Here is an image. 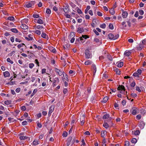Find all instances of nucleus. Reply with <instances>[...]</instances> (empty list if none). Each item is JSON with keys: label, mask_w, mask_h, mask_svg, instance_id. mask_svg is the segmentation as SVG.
Here are the masks:
<instances>
[{"label": "nucleus", "mask_w": 146, "mask_h": 146, "mask_svg": "<svg viewBox=\"0 0 146 146\" xmlns=\"http://www.w3.org/2000/svg\"><path fill=\"white\" fill-rule=\"evenodd\" d=\"M35 33L38 35H40L41 34L40 31L37 30H36V31H35Z\"/></svg>", "instance_id": "nucleus-46"}, {"label": "nucleus", "mask_w": 146, "mask_h": 146, "mask_svg": "<svg viewBox=\"0 0 146 146\" xmlns=\"http://www.w3.org/2000/svg\"><path fill=\"white\" fill-rule=\"evenodd\" d=\"M135 82L134 81H133L130 84V86L131 87H133L135 86Z\"/></svg>", "instance_id": "nucleus-47"}, {"label": "nucleus", "mask_w": 146, "mask_h": 146, "mask_svg": "<svg viewBox=\"0 0 146 146\" xmlns=\"http://www.w3.org/2000/svg\"><path fill=\"white\" fill-rule=\"evenodd\" d=\"M103 126L106 128H108L109 127V126L108 124V123L106 122H105V121H104L103 124Z\"/></svg>", "instance_id": "nucleus-18"}, {"label": "nucleus", "mask_w": 146, "mask_h": 146, "mask_svg": "<svg viewBox=\"0 0 146 146\" xmlns=\"http://www.w3.org/2000/svg\"><path fill=\"white\" fill-rule=\"evenodd\" d=\"M69 6L67 4L66 6L65 7H64V9L62 8L65 13H67L68 12V11H69Z\"/></svg>", "instance_id": "nucleus-4"}, {"label": "nucleus", "mask_w": 146, "mask_h": 146, "mask_svg": "<svg viewBox=\"0 0 146 146\" xmlns=\"http://www.w3.org/2000/svg\"><path fill=\"white\" fill-rule=\"evenodd\" d=\"M21 89L20 88H17L15 90L16 92L17 93H19Z\"/></svg>", "instance_id": "nucleus-64"}, {"label": "nucleus", "mask_w": 146, "mask_h": 146, "mask_svg": "<svg viewBox=\"0 0 146 146\" xmlns=\"http://www.w3.org/2000/svg\"><path fill=\"white\" fill-rule=\"evenodd\" d=\"M109 12L111 15H113L115 13L114 9L112 8H111Z\"/></svg>", "instance_id": "nucleus-25"}, {"label": "nucleus", "mask_w": 146, "mask_h": 146, "mask_svg": "<svg viewBox=\"0 0 146 146\" xmlns=\"http://www.w3.org/2000/svg\"><path fill=\"white\" fill-rule=\"evenodd\" d=\"M33 143L35 145H36L39 144L38 141L37 140H35L33 142Z\"/></svg>", "instance_id": "nucleus-28"}, {"label": "nucleus", "mask_w": 146, "mask_h": 146, "mask_svg": "<svg viewBox=\"0 0 146 146\" xmlns=\"http://www.w3.org/2000/svg\"><path fill=\"white\" fill-rule=\"evenodd\" d=\"M91 63L92 62L89 60L85 62V64L86 65L91 64Z\"/></svg>", "instance_id": "nucleus-30"}, {"label": "nucleus", "mask_w": 146, "mask_h": 146, "mask_svg": "<svg viewBox=\"0 0 146 146\" xmlns=\"http://www.w3.org/2000/svg\"><path fill=\"white\" fill-rule=\"evenodd\" d=\"M23 45H25V44L24 43H22L18 45L17 47L19 48H20L21 47L23 46Z\"/></svg>", "instance_id": "nucleus-52"}, {"label": "nucleus", "mask_w": 146, "mask_h": 146, "mask_svg": "<svg viewBox=\"0 0 146 146\" xmlns=\"http://www.w3.org/2000/svg\"><path fill=\"white\" fill-rule=\"evenodd\" d=\"M131 54V52L130 51H128L124 53V54L126 56H129Z\"/></svg>", "instance_id": "nucleus-29"}, {"label": "nucleus", "mask_w": 146, "mask_h": 146, "mask_svg": "<svg viewBox=\"0 0 146 146\" xmlns=\"http://www.w3.org/2000/svg\"><path fill=\"white\" fill-rule=\"evenodd\" d=\"M127 14L128 13L126 11H124L122 14V17L124 18H126L127 16Z\"/></svg>", "instance_id": "nucleus-14"}, {"label": "nucleus", "mask_w": 146, "mask_h": 146, "mask_svg": "<svg viewBox=\"0 0 146 146\" xmlns=\"http://www.w3.org/2000/svg\"><path fill=\"white\" fill-rule=\"evenodd\" d=\"M108 99V97L107 96H105L103 98V102L104 103H106L107 102Z\"/></svg>", "instance_id": "nucleus-26"}, {"label": "nucleus", "mask_w": 146, "mask_h": 146, "mask_svg": "<svg viewBox=\"0 0 146 146\" xmlns=\"http://www.w3.org/2000/svg\"><path fill=\"white\" fill-rule=\"evenodd\" d=\"M27 137L23 136H21L19 137V139L21 140L26 139H27Z\"/></svg>", "instance_id": "nucleus-36"}, {"label": "nucleus", "mask_w": 146, "mask_h": 146, "mask_svg": "<svg viewBox=\"0 0 146 146\" xmlns=\"http://www.w3.org/2000/svg\"><path fill=\"white\" fill-rule=\"evenodd\" d=\"M106 131H102L101 133V136L103 138H104V136L105 135Z\"/></svg>", "instance_id": "nucleus-21"}, {"label": "nucleus", "mask_w": 146, "mask_h": 146, "mask_svg": "<svg viewBox=\"0 0 146 146\" xmlns=\"http://www.w3.org/2000/svg\"><path fill=\"white\" fill-rule=\"evenodd\" d=\"M76 9L78 13L82 14V12L81 11V10L78 7L76 8Z\"/></svg>", "instance_id": "nucleus-40"}, {"label": "nucleus", "mask_w": 146, "mask_h": 146, "mask_svg": "<svg viewBox=\"0 0 146 146\" xmlns=\"http://www.w3.org/2000/svg\"><path fill=\"white\" fill-rule=\"evenodd\" d=\"M146 43V39H145L143 40L142 41V44H143V45L145 44Z\"/></svg>", "instance_id": "nucleus-63"}, {"label": "nucleus", "mask_w": 146, "mask_h": 146, "mask_svg": "<svg viewBox=\"0 0 146 146\" xmlns=\"http://www.w3.org/2000/svg\"><path fill=\"white\" fill-rule=\"evenodd\" d=\"M33 17L35 18H38L39 17V15L38 14H33Z\"/></svg>", "instance_id": "nucleus-48"}, {"label": "nucleus", "mask_w": 146, "mask_h": 146, "mask_svg": "<svg viewBox=\"0 0 146 146\" xmlns=\"http://www.w3.org/2000/svg\"><path fill=\"white\" fill-rule=\"evenodd\" d=\"M116 64H117V66L118 67L121 68L123 66V62H117Z\"/></svg>", "instance_id": "nucleus-9"}, {"label": "nucleus", "mask_w": 146, "mask_h": 146, "mask_svg": "<svg viewBox=\"0 0 146 146\" xmlns=\"http://www.w3.org/2000/svg\"><path fill=\"white\" fill-rule=\"evenodd\" d=\"M106 27V25L105 23H103L100 25V27L104 29Z\"/></svg>", "instance_id": "nucleus-41"}, {"label": "nucleus", "mask_w": 146, "mask_h": 146, "mask_svg": "<svg viewBox=\"0 0 146 146\" xmlns=\"http://www.w3.org/2000/svg\"><path fill=\"white\" fill-rule=\"evenodd\" d=\"M21 27L22 29H28V27L25 24H23L21 26Z\"/></svg>", "instance_id": "nucleus-17"}, {"label": "nucleus", "mask_w": 146, "mask_h": 146, "mask_svg": "<svg viewBox=\"0 0 146 146\" xmlns=\"http://www.w3.org/2000/svg\"><path fill=\"white\" fill-rule=\"evenodd\" d=\"M145 125V123L144 122L141 121L140 122L139 126L141 129H143V128Z\"/></svg>", "instance_id": "nucleus-6"}, {"label": "nucleus", "mask_w": 146, "mask_h": 146, "mask_svg": "<svg viewBox=\"0 0 146 146\" xmlns=\"http://www.w3.org/2000/svg\"><path fill=\"white\" fill-rule=\"evenodd\" d=\"M131 141L132 143H135L137 142V140L136 138H133L131 140Z\"/></svg>", "instance_id": "nucleus-23"}, {"label": "nucleus", "mask_w": 146, "mask_h": 146, "mask_svg": "<svg viewBox=\"0 0 146 146\" xmlns=\"http://www.w3.org/2000/svg\"><path fill=\"white\" fill-rule=\"evenodd\" d=\"M36 28L37 29H41L43 28V27L41 25H38L36 26Z\"/></svg>", "instance_id": "nucleus-45"}, {"label": "nucleus", "mask_w": 146, "mask_h": 146, "mask_svg": "<svg viewBox=\"0 0 146 146\" xmlns=\"http://www.w3.org/2000/svg\"><path fill=\"white\" fill-rule=\"evenodd\" d=\"M43 22L42 19H38L37 21V23L40 24H43Z\"/></svg>", "instance_id": "nucleus-31"}, {"label": "nucleus", "mask_w": 146, "mask_h": 146, "mask_svg": "<svg viewBox=\"0 0 146 146\" xmlns=\"http://www.w3.org/2000/svg\"><path fill=\"white\" fill-rule=\"evenodd\" d=\"M28 21H29V19H23V22L25 23H27L28 22Z\"/></svg>", "instance_id": "nucleus-58"}, {"label": "nucleus", "mask_w": 146, "mask_h": 146, "mask_svg": "<svg viewBox=\"0 0 146 146\" xmlns=\"http://www.w3.org/2000/svg\"><path fill=\"white\" fill-rule=\"evenodd\" d=\"M77 32L79 33H81L84 32V29L83 28L78 27V28Z\"/></svg>", "instance_id": "nucleus-8"}, {"label": "nucleus", "mask_w": 146, "mask_h": 146, "mask_svg": "<svg viewBox=\"0 0 146 146\" xmlns=\"http://www.w3.org/2000/svg\"><path fill=\"white\" fill-rule=\"evenodd\" d=\"M7 62L10 63L11 64H13V61L11 60L9 58L7 59Z\"/></svg>", "instance_id": "nucleus-37"}, {"label": "nucleus", "mask_w": 146, "mask_h": 146, "mask_svg": "<svg viewBox=\"0 0 146 146\" xmlns=\"http://www.w3.org/2000/svg\"><path fill=\"white\" fill-rule=\"evenodd\" d=\"M49 49L50 51H52L54 53L56 52V50L55 48L52 46H50L49 48Z\"/></svg>", "instance_id": "nucleus-15"}, {"label": "nucleus", "mask_w": 146, "mask_h": 146, "mask_svg": "<svg viewBox=\"0 0 146 146\" xmlns=\"http://www.w3.org/2000/svg\"><path fill=\"white\" fill-rule=\"evenodd\" d=\"M54 105H52L49 108V111L50 113H52L54 110Z\"/></svg>", "instance_id": "nucleus-12"}, {"label": "nucleus", "mask_w": 146, "mask_h": 146, "mask_svg": "<svg viewBox=\"0 0 146 146\" xmlns=\"http://www.w3.org/2000/svg\"><path fill=\"white\" fill-rule=\"evenodd\" d=\"M11 31L14 33H18V30L16 28H12L11 29Z\"/></svg>", "instance_id": "nucleus-19"}, {"label": "nucleus", "mask_w": 146, "mask_h": 146, "mask_svg": "<svg viewBox=\"0 0 146 146\" xmlns=\"http://www.w3.org/2000/svg\"><path fill=\"white\" fill-rule=\"evenodd\" d=\"M115 71L116 72V74H117L120 75V71L118 69L116 68Z\"/></svg>", "instance_id": "nucleus-38"}, {"label": "nucleus", "mask_w": 146, "mask_h": 146, "mask_svg": "<svg viewBox=\"0 0 146 146\" xmlns=\"http://www.w3.org/2000/svg\"><path fill=\"white\" fill-rule=\"evenodd\" d=\"M139 15V13L138 11H136L135 12V14L134 15V16L135 17H137Z\"/></svg>", "instance_id": "nucleus-61"}, {"label": "nucleus", "mask_w": 146, "mask_h": 146, "mask_svg": "<svg viewBox=\"0 0 146 146\" xmlns=\"http://www.w3.org/2000/svg\"><path fill=\"white\" fill-rule=\"evenodd\" d=\"M117 89L119 90H123V92L124 93V92L125 91V87L123 85L119 86V87H118L117 88ZM122 92V90H121Z\"/></svg>", "instance_id": "nucleus-7"}, {"label": "nucleus", "mask_w": 146, "mask_h": 146, "mask_svg": "<svg viewBox=\"0 0 146 146\" xmlns=\"http://www.w3.org/2000/svg\"><path fill=\"white\" fill-rule=\"evenodd\" d=\"M8 19L9 20H10L11 21H14V18L13 17L11 16V17H9L8 18Z\"/></svg>", "instance_id": "nucleus-27"}, {"label": "nucleus", "mask_w": 146, "mask_h": 146, "mask_svg": "<svg viewBox=\"0 0 146 146\" xmlns=\"http://www.w3.org/2000/svg\"><path fill=\"white\" fill-rule=\"evenodd\" d=\"M34 66V64L33 63H30L29 64V66L30 68H32Z\"/></svg>", "instance_id": "nucleus-44"}, {"label": "nucleus", "mask_w": 146, "mask_h": 146, "mask_svg": "<svg viewBox=\"0 0 146 146\" xmlns=\"http://www.w3.org/2000/svg\"><path fill=\"white\" fill-rule=\"evenodd\" d=\"M82 37L84 38L85 39H87L89 38L88 36L86 35H83L82 36Z\"/></svg>", "instance_id": "nucleus-57"}, {"label": "nucleus", "mask_w": 146, "mask_h": 146, "mask_svg": "<svg viewBox=\"0 0 146 146\" xmlns=\"http://www.w3.org/2000/svg\"><path fill=\"white\" fill-rule=\"evenodd\" d=\"M85 120V116L82 115V116H81L80 118V125H83L84 123V122Z\"/></svg>", "instance_id": "nucleus-3"}, {"label": "nucleus", "mask_w": 146, "mask_h": 146, "mask_svg": "<svg viewBox=\"0 0 146 146\" xmlns=\"http://www.w3.org/2000/svg\"><path fill=\"white\" fill-rule=\"evenodd\" d=\"M46 33H42L41 34V36L44 38H46Z\"/></svg>", "instance_id": "nucleus-39"}, {"label": "nucleus", "mask_w": 146, "mask_h": 146, "mask_svg": "<svg viewBox=\"0 0 146 146\" xmlns=\"http://www.w3.org/2000/svg\"><path fill=\"white\" fill-rule=\"evenodd\" d=\"M74 35V33L73 32H71L70 33L69 37L70 38H72Z\"/></svg>", "instance_id": "nucleus-53"}, {"label": "nucleus", "mask_w": 146, "mask_h": 146, "mask_svg": "<svg viewBox=\"0 0 146 146\" xmlns=\"http://www.w3.org/2000/svg\"><path fill=\"white\" fill-rule=\"evenodd\" d=\"M109 28L111 30L113 29V25L111 23H110L109 25Z\"/></svg>", "instance_id": "nucleus-35"}, {"label": "nucleus", "mask_w": 146, "mask_h": 146, "mask_svg": "<svg viewBox=\"0 0 146 146\" xmlns=\"http://www.w3.org/2000/svg\"><path fill=\"white\" fill-rule=\"evenodd\" d=\"M55 71L56 72L58 73V74L60 76H61L64 72H62V71L60 70L59 69L57 68H55Z\"/></svg>", "instance_id": "nucleus-5"}, {"label": "nucleus", "mask_w": 146, "mask_h": 146, "mask_svg": "<svg viewBox=\"0 0 146 146\" xmlns=\"http://www.w3.org/2000/svg\"><path fill=\"white\" fill-rule=\"evenodd\" d=\"M133 76H134L139 77V75L137 72H135L133 74Z\"/></svg>", "instance_id": "nucleus-50"}, {"label": "nucleus", "mask_w": 146, "mask_h": 146, "mask_svg": "<svg viewBox=\"0 0 146 146\" xmlns=\"http://www.w3.org/2000/svg\"><path fill=\"white\" fill-rule=\"evenodd\" d=\"M119 36V34H117L115 36H114L113 40H115L117 39L118 38Z\"/></svg>", "instance_id": "nucleus-55"}, {"label": "nucleus", "mask_w": 146, "mask_h": 146, "mask_svg": "<svg viewBox=\"0 0 146 146\" xmlns=\"http://www.w3.org/2000/svg\"><path fill=\"white\" fill-rule=\"evenodd\" d=\"M110 115L109 114H106L104 115L103 117V118L104 119H107L109 117Z\"/></svg>", "instance_id": "nucleus-32"}, {"label": "nucleus", "mask_w": 146, "mask_h": 146, "mask_svg": "<svg viewBox=\"0 0 146 146\" xmlns=\"http://www.w3.org/2000/svg\"><path fill=\"white\" fill-rule=\"evenodd\" d=\"M92 67L93 69L94 70V75H95V74L96 73V65L94 64H93L92 66Z\"/></svg>", "instance_id": "nucleus-10"}, {"label": "nucleus", "mask_w": 146, "mask_h": 146, "mask_svg": "<svg viewBox=\"0 0 146 146\" xmlns=\"http://www.w3.org/2000/svg\"><path fill=\"white\" fill-rule=\"evenodd\" d=\"M107 58L110 61H112L113 60V58L110 55H108L107 56Z\"/></svg>", "instance_id": "nucleus-33"}, {"label": "nucleus", "mask_w": 146, "mask_h": 146, "mask_svg": "<svg viewBox=\"0 0 146 146\" xmlns=\"http://www.w3.org/2000/svg\"><path fill=\"white\" fill-rule=\"evenodd\" d=\"M27 124V121H25L22 122V125H26Z\"/></svg>", "instance_id": "nucleus-62"}, {"label": "nucleus", "mask_w": 146, "mask_h": 146, "mask_svg": "<svg viewBox=\"0 0 146 146\" xmlns=\"http://www.w3.org/2000/svg\"><path fill=\"white\" fill-rule=\"evenodd\" d=\"M108 37L110 39L113 40L114 35L111 33H110L108 35Z\"/></svg>", "instance_id": "nucleus-16"}, {"label": "nucleus", "mask_w": 146, "mask_h": 146, "mask_svg": "<svg viewBox=\"0 0 146 146\" xmlns=\"http://www.w3.org/2000/svg\"><path fill=\"white\" fill-rule=\"evenodd\" d=\"M139 14L141 15H142L144 14V11L142 10H140L139 11Z\"/></svg>", "instance_id": "nucleus-51"}, {"label": "nucleus", "mask_w": 146, "mask_h": 146, "mask_svg": "<svg viewBox=\"0 0 146 146\" xmlns=\"http://www.w3.org/2000/svg\"><path fill=\"white\" fill-rule=\"evenodd\" d=\"M136 110L134 109L133 110L132 113L133 115H135L136 114Z\"/></svg>", "instance_id": "nucleus-54"}, {"label": "nucleus", "mask_w": 146, "mask_h": 146, "mask_svg": "<svg viewBox=\"0 0 146 146\" xmlns=\"http://www.w3.org/2000/svg\"><path fill=\"white\" fill-rule=\"evenodd\" d=\"M129 142L128 141H126L125 142V146H129Z\"/></svg>", "instance_id": "nucleus-56"}, {"label": "nucleus", "mask_w": 146, "mask_h": 146, "mask_svg": "<svg viewBox=\"0 0 146 146\" xmlns=\"http://www.w3.org/2000/svg\"><path fill=\"white\" fill-rule=\"evenodd\" d=\"M35 3V2L34 1H32L27 4H26L25 5H26V7L27 8L31 7H32V5L33 6L34 5Z\"/></svg>", "instance_id": "nucleus-2"}, {"label": "nucleus", "mask_w": 146, "mask_h": 146, "mask_svg": "<svg viewBox=\"0 0 146 146\" xmlns=\"http://www.w3.org/2000/svg\"><path fill=\"white\" fill-rule=\"evenodd\" d=\"M15 38L14 36H12L10 38V40L12 42H13L14 41Z\"/></svg>", "instance_id": "nucleus-60"}, {"label": "nucleus", "mask_w": 146, "mask_h": 146, "mask_svg": "<svg viewBox=\"0 0 146 146\" xmlns=\"http://www.w3.org/2000/svg\"><path fill=\"white\" fill-rule=\"evenodd\" d=\"M136 90L138 91L139 92H141V90L140 89L139 87L138 86L136 87Z\"/></svg>", "instance_id": "nucleus-49"}, {"label": "nucleus", "mask_w": 146, "mask_h": 146, "mask_svg": "<svg viewBox=\"0 0 146 146\" xmlns=\"http://www.w3.org/2000/svg\"><path fill=\"white\" fill-rule=\"evenodd\" d=\"M93 31L97 35H99V33L96 30L94 29L93 30Z\"/></svg>", "instance_id": "nucleus-59"}, {"label": "nucleus", "mask_w": 146, "mask_h": 146, "mask_svg": "<svg viewBox=\"0 0 146 146\" xmlns=\"http://www.w3.org/2000/svg\"><path fill=\"white\" fill-rule=\"evenodd\" d=\"M68 135V133L66 131H64L63 132V133L62 134V136L63 137H66Z\"/></svg>", "instance_id": "nucleus-34"}, {"label": "nucleus", "mask_w": 146, "mask_h": 146, "mask_svg": "<svg viewBox=\"0 0 146 146\" xmlns=\"http://www.w3.org/2000/svg\"><path fill=\"white\" fill-rule=\"evenodd\" d=\"M140 133V131L138 130H137L134 131V134L135 135H139Z\"/></svg>", "instance_id": "nucleus-20"}, {"label": "nucleus", "mask_w": 146, "mask_h": 146, "mask_svg": "<svg viewBox=\"0 0 146 146\" xmlns=\"http://www.w3.org/2000/svg\"><path fill=\"white\" fill-rule=\"evenodd\" d=\"M4 76L5 77H8L10 76V73L8 71H6L4 73Z\"/></svg>", "instance_id": "nucleus-13"}, {"label": "nucleus", "mask_w": 146, "mask_h": 146, "mask_svg": "<svg viewBox=\"0 0 146 146\" xmlns=\"http://www.w3.org/2000/svg\"><path fill=\"white\" fill-rule=\"evenodd\" d=\"M59 82V79L58 78H55L54 80L53 81V84L54 85V86H55L56 85V84H57V82L58 83Z\"/></svg>", "instance_id": "nucleus-11"}, {"label": "nucleus", "mask_w": 146, "mask_h": 146, "mask_svg": "<svg viewBox=\"0 0 146 146\" xmlns=\"http://www.w3.org/2000/svg\"><path fill=\"white\" fill-rule=\"evenodd\" d=\"M51 12L50 10L49 9H47L46 11V13L47 14H50Z\"/></svg>", "instance_id": "nucleus-42"}, {"label": "nucleus", "mask_w": 146, "mask_h": 146, "mask_svg": "<svg viewBox=\"0 0 146 146\" xmlns=\"http://www.w3.org/2000/svg\"><path fill=\"white\" fill-rule=\"evenodd\" d=\"M11 101L10 100H7L5 101L4 102L5 104L6 105H9V104H11Z\"/></svg>", "instance_id": "nucleus-22"}, {"label": "nucleus", "mask_w": 146, "mask_h": 146, "mask_svg": "<svg viewBox=\"0 0 146 146\" xmlns=\"http://www.w3.org/2000/svg\"><path fill=\"white\" fill-rule=\"evenodd\" d=\"M29 38L27 37H25V38L27 40L29 41L32 40L33 39V38L32 37L30 36L29 35L28 36Z\"/></svg>", "instance_id": "nucleus-24"}, {"label": "nucleus", "mask_w": 146, "mask_h": 146, "mask_svg": "<svg viewBox=\"0 0 146 146\" xmlns=\"http://www.w3.org/2000/svg\"><path fill=\"white\" fill-rule=\"evenodd\" d=\"M85 54L86 58H92V54L90 51L88 49H86L85 51Z\"/></svg>", "instance_id": "nucleus-1"}, {"label": "nucleus", "mask_w": 146, "mask_h": 146, "mask_svg": "<svg viewBox=\"0 0 146 146\" xmlns=\"http://www.w3.org/2000/svg\"><path fill=\"white\" fill-rule=\"evenodd\" d=\"M70 4V5H71L72 7L73 8H74L76 6V5L74 3H73L72 2H71Z\"/></svg>", "instance_id": "nucleus-43"}]
</instances>
